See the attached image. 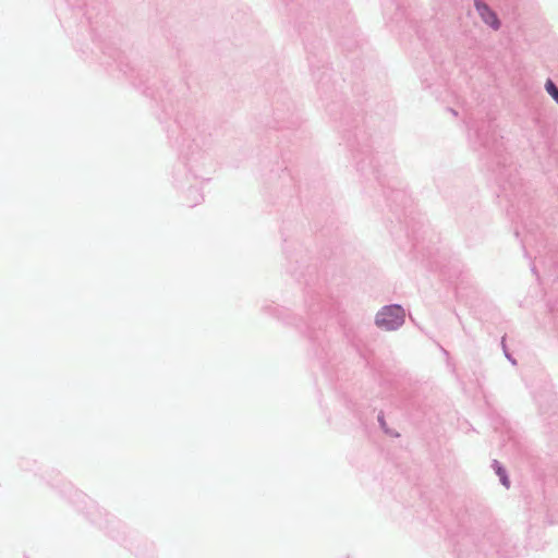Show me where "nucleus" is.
Returning <instances> with one entry per match:
<instances>
[{"instance_id": "f257e3e1", "label": "nucleus", "mask_w": 558, "mask_h": 558, "mask_svg": "<svg viewBox=\"0 0 558 558\" xmlns=\"http://www.w3.org/2000/svg\"><path fill=\"white\" fill-rule=\"evenodd\" d=\"M404 322V311L399 305L383 307L376 315V325L385 330H393Z\"/></svg>"}, {"instance_id": "f03ea898", "label": "nucleus", "mask_w": 558, "mask_h": 558, "mask_svg": "<svg viewBox=\"0 0 558 558\" xmlns=\"http://www.w3.org/2000/svg\"><path fill=\"white\" fill-rule=\"evenodd\" d=\"M476 9L482 20L494 29L500 27V22L494 11H492L485 3L476 1Z\"/></svg>"}, {"instance_id": "7ed1b4c3", "label": "nucleus", "mask_w": 558, "mask_h": 558, "mask_svg": "<svg viewBox=\"0 0 558 558\" xmlns=\"http://www.w3.org/2000/svg\"><path fill=\"white\" fill-rule=\"evenodd\" d=\"M545 88L547 93L557 101L558 104V88L553 83V81L548 80L545 84Z\"/></svg>"}, {"instance_id": "20e7f679", "label": "nucleus", "mask_w": 558, "mask_h": 558, "mask_svg": "<svg viewBox=\"0 0 558 558\" xmlns=\"http://www.w3.org/2000/svg\"><path fill=\"white\" fill-rule=\"evenodd\" d=\"M498 474L500 475L501 482L506 487H509V481L507 476L501 472V470H498Z\"/></svg>"}]
</instances>
